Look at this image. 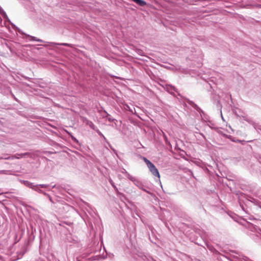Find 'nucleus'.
<instances>
[{
	"mask_svg": "<svg viewBox=\"0 0 261 261\" xmlns=\"http://www.w3.org/2000/svg\"><path fill=\"white\" fill-rule=\"evenodd\" d=\"M148 168H149L150 171L152 173L153 175H154L155 176H157L158 178H160V174L158 171V170L153 164H151L150 166H149L148 167Z\"/></svg>",
	"mask_w": 261,
	"mask_h": 261,
	"instance_id": "f257e3e1",
	"label": "nucleus"
},
{
	"mask_svg": "<svg viewBox=\"0 0 261 261\" xmlns=\"http://www.w3.org/2000/svg\"><path fill=\"white\" fill-rule=\"evenodd\" d=\"M83 122L85 123L86 125L89 126L90 128H91L93 129H95V126L94 124L90 121L88 120L87 119L85 118H83Z\"/></svg>",
	"mask_w": 261,
	"mask_h": 261,
	"instance_id": "f03ea898",
	"label": "nucleus"
},
{
	"mask_svg": "<svg viewBox=\"0 0 261 261\" xmlns=\"http://www.w3.org/2000/svg\"><path fill=\"white\" fill-rule=\"evenodd\" d=\"M24 184L28 187L34 190H37V188L38 186L34 185L33 183H31L28 181H24Z\"/></svg>",
	"mask_w": 261,
	"mask_h": 261,
	"instance_id": "7ed1b4c3",
	"label": "nucleus"
},
{
	"mask_svg": "<svg viewBox=\"0 0 261 261\" xmlns=\"http://www.w3.org/2000/svg\"><path fill=\"white\" fill-rule=\"evenodd\" d=\"M28 154V153H25L21 154H17L16 155L5 157L4 159H5L6 160L14 159H19L20 157L24 156L25 155H27Z\"/></svg>",
	"mask_w": 261,
	"mask_h": 261,
	"instance_id": "20e7f679",
	"label": "nucleus"
},
{
	"mask_svg": "<svg viewBox=\"0 0 261 261\" xmlns=\"http://www.w3.org/2000/svg\"><path fill=\"white\" fill-rule=\"evenodd\" d=\"M134 184L140 189L145 191V190L143 188V184L139 180L136 179L134 181Z\"/></svg>",
	"mask_w": 261,
	"mask_h": 261,
	"instance_id": "39448f33",
	"label": "nucleus"
},
{
	"mask_svg": "<svg viewBox=\"0 0 261 261\" xmlns=\"http://www.w3.org/2000/svg\"><path fill=\"white\" fill-rule=\"evenodd\" d=\"M127 176V177L130 180H131L132 181H133L134 182V181L135 180V179H136L135 177H133V176H132L131 175H130L129 173H127V175H126Z\"/></svg>",
	"mask_w": 261,
	"mask_h": 261,
	"instance_id": "423d86ee",
	"label": "nucleus"
},
{
	"mask_svg": "<svg viewBox=\"0 0 261 261\" xmlns=\"http://www.w3.org/2000/svg\"><path fill=\"white\" fill-rule=\"evenodd\" d=\"M29 37H30L31 38V40L36 41L39 42H43V41L42 40L38 39V38H37L35 37L30 36H29Z\"/></svg>",
	"mask_w": 261,
	"mask_h": 261,
	"instance_id": "0eeeda50",
	"label": "nucleus"
},
{
	"mask_svg": "<svg viewBox=\"0 0 261 261\" xmlns=\"http://www.w3.org/2000/svg\"><path fill=\"white\" fill-rule=\"evenodd\" d=\"M143 160L146 164L147 167L149 166H150L151 164H152L151 162H150L148 159H147L146 158H143Z\"/></svg>",
	"mask_w": 261,
	"mask_h": 261,
	"instance_id": "6e6552de",
	"label": "nucleus"
},
{
	"mask_svg": "<svg viewBox=\"0 0 261 261\" xmlns=\"http://www.w3.org/2000/svg\"><path fill=\"white\" fill-rule=\"evenodd\" d=\"M51 44H53L54 45H61L68 46H71V44H68V43H51Z\"/></svg>",
	"mask_w": 261,
	"mask_h": 261,
	"instance_id": "1a4fd4ad",
	"label": "nucleus"
},
{
	"mask_svg": "<svg viewBox=\"0 0 261 261\" xmlns=\"http://www.w3.org/2000/svg\"><path fill=\"white\" fill-rule=\"evenodd\" d=\"M97 133L101 137H102L103 138H105L104 136L103 135V134L99 131V129H97L96 127H95V129H94Z\"/></svg>",
	"mask_w": 261,
	"mask_h": 261,
	"instance_id": "9d476101",
	"label": "nucleus"
},
{
	"mask_svg": "<svg viewBox=\"0 0 261 261\" xmlns=\"http://www.w3.org/2000/svg\"><path fill=\"white\" fill-rule=\"evenodd\" d=\"M37 186H38V187H40L42 188H46L48 187V186L47 185H44V184L37 185Z\"/></svg>",
	"mask_w": 261,
	"mask_h": 261,
	"instance_id": "9b49d317",
	"label": "nucleus"
},
{
	"mask_svg": "<svg viewBox=\"0 0 261 261\" xmlns=\"http://www.w3.org/2000/svg\"><path fill=\"white\" fill-rule=\"evenodd\" d=\"M1 13L4 18L7 17V15L4 10L1 11Z\"/></svg>",
	"mask_w": 261,
	"mask_h": 261,
	"instance_id": "f8f14e48",
	"label": "nucleus"
},
{
	"mask_svg": "<svg viewBox=\"0 0 261 261\" xmlns=\"http://www.w3.org/2000/svg\"><path fill=\"white\" fill-rule=\"evenodd\" d=\"M38 188H39V187H37V190H36V191L38 192H39V193H42V194H44V195H45V194H46V193H44L42 190H40V189H39Z\"/></svg>",
	"mask_w": 261,
	"mask_h": 261,
	"instance_id": "ddd939ff",
	"label": "nucleus"
},
{
	"mask_svg": "<svg viewBox=\"0 0 261 261\" xmlns=\"http://www.w3.org/2000/svg\"><path fill=\"white\" fill-rule=\"evenodd\" d=\"M122 173H123V174H125L126 175H127V173H128L125 169H123L122 171Z\"/></svg>",
	"mask_w": 261,
	"mask_h": 261,
	"instance_id": "4468645a",
	"label": "nucleus"
},
{
	"mask_svg": "<svg viewBox=\"0 0 261 261\" xmlns=\"http://www.w3.org/2000/svg\"><path fill=\"white\" fill-rule=\"evenodd\" d=\"M237 142H239V143H242V144H243V142H245V141H244V140H242H242H237Z\"/></svg>",
	"mask_w": 261,
	"mask_h": 261,
	"instance_id": "2eb2a0df",
	"label": "nucleus"
},
{
	"mask_svg": "<svg viewBox=\"0 0 261 261\" xmlns=\"http://www.w3.org/2000/svg\"><path fill=\"white\" fill-rule=\"evenodd\" d=\"M164 139H165V140L166 141V140H167V137H166V136H164Z\"/></svg>",
	"mask_w": 261,
	"mask_h": 261,
	"instance_id": "dca6fc26",
	"label": "nucleus"
},
{
	"mask_svg": "<svg viewBox=\"0 0 261 261\" xmlns=\"http://www.w3.org/2000/svg\"><path fill=\"white\" fill-rule=\"evenodd\" d=\"M112 185H113V186L115 188H116V190L117 191V188H116V187H115V186H114L113 184H112Z\"/></svg>",
	"mask_w": 261,
	"mask_h": 261,
	"instance_id": "f3484780",
	"label": "nucleus"
},
{
	"mask_svg": "<svg viewBox=\"0 0 261 261\" xmlns=\"http://www.w3.org/2000/svg\"><path fill=\"white\" fill-rule=\"evenodd\" d=\"M109 120L110 121H112L111 119H110V118L109 119Z\"/></svg>",
	"mask_w": 261,
	"mask_h": 261,
	"instance_id": "a211bd4d",
	"label": "nucleus"
}]
</instances>
